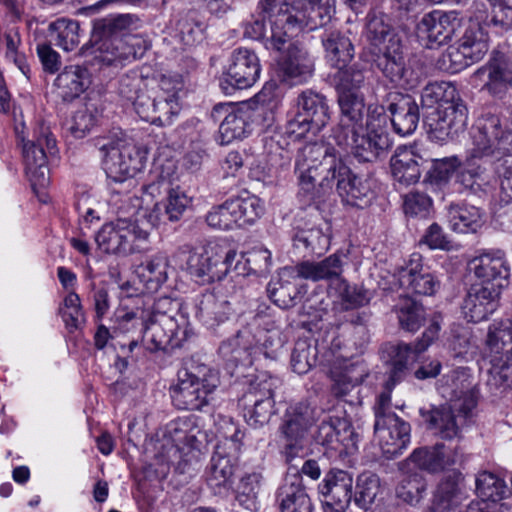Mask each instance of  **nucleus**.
Masks as SVG:
<instances>
[{"label": "nucleus", "mask_w": 512, "mask_h": 512, "mask_svg": "<svg viewBox=\"0 0 512 512\" xmlns=\"http://www.w3.org/2000/svg\"><path fill=\"white\" fill-rule=\"evenodd\" d=\"M295 174L301 190L306 193L315 190L319 179L323 193L331 191L336 182L337 193L347 205L363 208L373 198L371 179L353 173L330 143L314 142L300 148L295 159Z\"/></svg>", "instance_id": "nucleus-1"}, {"label": "nucleus", "mask_w": 512, "mask_h": 512, "mask_svg": "<svg viewBox=\"0 0 512 512\" xmlns=\"http://www.w3.org/2000/svg\"><path fill=\"white\" fill-rule=\"evenodd\" d=\"M338 103L341 118L332 139L340 149L352 153L359 161L372 162L391 147L388 116L383 107H368L364 127L365 104L359 93L338 95Z\"/></svg>", "instance_id": "nucleus-2"}, {"label": "nucleus", "mask_w": 512, "mask_h": 512, "mask_svg": "<svg viewBox=\"0 0 512 512\" xmlns=\"http://www.w3.org/2000/svg\"><path fill=\"white\" fill-rule=\"evenodd\" d=\"M310 8L306 0H260L256 15L244 24V36L264 40L267 49L281 52L307 22Z\"/></svg>", "instance_id": "nucleus-3"}, {"label": "nucleus", "mask_w": 512, "mask_h": 512, "mask_svg": "<svg viewBox=\"0 0 512 512\" xmlns=\"http://www.w3.org/2000/svg\"><path fill=\"white\" fill-rule=\"evenodd\" d=\"M469 136L466 148L469 166L490 157L508 156L510 152L512 133L498 115L487 113L478 117Z\"/></svg>", "instance_id": "nucleus-4"}, {"label": "nucleus", "mask_w": 512, "mask_h": 512, "mask_svg": "<svg viewBox=\"0 0 512 512\" xmlns=\"http://www.w3.org/2000/svg\"><path fill=\"white\" fill-rule=\"evenodd\" d=\"M219 383L218 372L207 365L181 369L177 383L171 387L172 401L178 409L199 410L209 402Z\"/></svg>", "instance_id": "nucleus-5"}, {"label": "nucleus", "mask_w": 512, "mask_h": 512, "mask_svg": "<svg viewBox=\"0 0 512 512\" xmlns=\"http://www.w3.org/2000/svg\"><path fill=\"white\" fill-rule=\"evenodd\" d=\"M187 319L178 312V303L170 298H160L154 313L145 325L142 342L146 349L158 351L167 345H179L186 336Z\"/></svg>", "instance_id": "nucleus-6"}, {"label": "nucleus", "mask_w": 512, "mask_h": 512, "mask_svg": "<svg viewBox=\"0 0 512 512\" xmlns=\"http://www.w3.org/2000/svg\"><path fill=\"white\" fill-rule=\"evenodd\" d=\"M102 155L106 175L115 182H124L143 168L144 154L126 134L114 133L96 144Z\"/></svg>", "instance_id": "nucleus-7"}, {"label": "nucleus", "mask_w": 512, "mask_h": 512, "mask_svg": "<svg viewBox=\"0 0 512 512\" xmlns=\"http://www.w3.org/2000/svg\"><path fill=\"white\" fill-rule=\"evenodd\" d=\"M143 20L136 14H118L104 18L99 26L101 42L99 58L106 64L136 59V51L124 42V38L143 27Z\"/></svg>", "instance_id": "nucleus-8"}, {"label": "nucleus", "mask_w": 512, "mask_h": 512, "mask_svg": "<svg viewBox=\"0 0 512 512\" xmlns=\"http://www.w3.org/2000/svg\"><path fill=\"white\" fill-rule=\"evenodd\" d=\"M95 241L106 254L129 256L149 249V229L141 221L115 220L101 227Z\"/></svg>", "instance_id": "nucleus-9"}, {"label": "nucleus", "mask_w": 512, "mask_h": 512, "mask_svg": "<svg viewBox=\"0 0 512 512\" xmlns=\"http://www.w3.org/2000/svg\"><path fill=\"white\" fill-rule=\"evenodd\" d=\"M264 204L251 194L239 195L214 206L206 215L207 224L220 230L244 228L254 224L264 214Z\"/></svg>", "instance_id": "nucleus-10"}, {"label": "nucleus", "mask_w": 512, "mask_h": 512, "mask_svg": "<svg viewBox=\"0 0 512 512\" xmlns=\"http://www.w3.org/2000/svg\"><path fill=\"white\" fill-rule=\"evenodd\" d=\"M234 250H224L209 244L190 253L187 260L189 274L202 284L222 280L232 269L236 260Z\"/></svg>", "instance_id": "nucleus-11"}, {"label": "nucleus", "mask_w": 512, "mask_h": 512, "mask_svg": "<svg viewBox=\"0 0 512 512\" xmlns=\"http://www.w3.org/2000/svg\"><path fill=\"white\" fill-rule=\"evenodd\" d=\"M56 147V141L48 126L41 125L33 140L23 144V158L25 170L31 186L43 188L49 183V170L47 167V155Z\"/></svg>", "instance_id": "nucleus-12"}, {"label": "nucleus", "mask_w": 512, "mask_h": 512, "mask_svg": "<svg viewBox=\"0 0 512 512\" xmlns=\"http://www.w3.org/2000/svg\"><path fill=\"white\" fill-rule=\"evenodd\" d=\"M282 345L283 339L278 329H261L257 331V334H253L249 329H244L224 343L221 350L227 353L231 348L230 352L235 359H241L242 354H247L248 357L264 354L266 357L273 358Z\"/></svg>", "instance_id": "nucleus-13"}, {"label": "nucleus", "mask_w": 512, "mask_h": 512, "mask_svg": "<svg viewBox=\"0 0 512 512\" xmlns=\"http://www.w3.org/2000/svg\"><path fill=\"white\" fill-rule=\"evenodd\" d=\"M468 109L463 101L436 108L425 118L429 138L437 143L453 140L466 128Z\"/></svg>", "instance_id": "nucleus-14"}, {"label": "nucleus", "mask_w": 512, "mask_h": 512, "mask_svg": "<svg viewBox=\"0 0 512 512\" xmlns=\"http://www.w3.org/2000/svg\"><path fill=\"white\" fill-rule=\"evenodd\" d=\"M314 421L315 411L305 402L297 403L287 409L282 432L286 439L288 457L304 454L307 445V431Z\"/></svg>", "instance_id": "nucleus-15"}, {"label": "nucleus", "mask_w": 512, "mask_h": 512, "mask_svg": "<svg viewBox=\"0 0 512 512\" xmlns=\"http://www.w3.org/2000/svg\"><path fill=\"white\" fill-rule=\"evenodd\" d=\"M481 90L496 98H503L512 88V61L502 53H494L489 61L472 75Z\"/></svg>", "instance_id": "nucleus-16"}, {"label": "nucleus", "mask_w": 512, "mask_h": 512, "mask_svg": "<svg viewBox=\"0 0 512 512\" xmlns=\"http://www.w3.org/2000/svg\"><path fill=\"white\" fill-rule=\"evenodd\" d=\"M374 430L383 454L388 458L401 454L410 442V425L395 413L377 412Z\"/></svg>", "instance_id": "nucleus-17"}, {"label": "nucleus", "mask_w": 512, "mask_h": 512, "mask_svg": "<svg viewBox=\"0 0 512 512\" xmlns=\"http://www.w3.org/2000/svg\"><path fill=\"white\" fill-rule=\"evenodd\" d=\"M467 498L464 476L459 471H451L437 484L432 505L426 512H463L461 506Z\"/></svg>", "instance_id": "nucleus-18"}, {"label": "nucleus", "mask_w": 512, "mask_h": 512, "mask_svg": "<svg viewBox=\"0 0 512 512\" xmlns=\"http://www.w3.org/2000/svg\"><path fill=\"white\" fill-rule=\"evenodd\" d=\"M353 478L343 470H331L319 486L325 512H345L352 499Z\"/></svg>", "instance_id": "nucleus-19"}, {"label": "nucleus", "mask_w": 512, "mask_h": 512, "mask_svg": "<svg viewBox=\"0 0 512 512\" xmlns=\"http://www.w3.org/2000/svg\"><path fill=\"white\" fill-rule=\"evenodd\" d=\"M440 390L454 408L468 415L476 406L471 377L465 368H458L443 376Z\"/></svg>", "instance_id": "nucleus-20"}, {"label": "nucleus", "mask_w": 512, "mask_h": 512, "mask_svg": "<svg viewBox=\"0 0 512 512\" xmlns=\"http://www.w3.org/2000/svg\"><path fill=\"white\" fill-rule=\"evenodd\" d=\"M486 357L495 369L512 366V318L492 323L486 336Z\"/></svg>", "instance_id": "nucleus-21"}, {"label": "nucleus", "mask_w": 512, "mask_h": 512, "mask_svg": "<svg viewBox=\"0 0 512 512\" xmlns=\"http://www.w3.org/2000/svg\"><path fill=\"white\" fill-rule=\"evenodd\" d=\"M498 283L496 286H472L468 291L462 305L464 318L469 322L478 323L486 320L498 307L500 295Z\"/></svg>", "instance_id": "nucleus-22"}, {"label": "nucleus", "mask_w": 512, "mask_h": 512, "mask_svg": "<svg viewBox=\"0 0 512 512\" xmlns=\"http://www.w3.org/2000/svg\"><path fill=\"white\" fill-rule=\"evenodd\" d=\"M459 27L460 18L455 11L435 10L423 16L417 25V34L430 44L441 45L450 40Z\"/></svg>", "instance_id": "nucleus-23"}, {"label": "nucleus", "mask_w": 512, "mask_h": 512, "mask_svg": "<svg viewBox=\"0 0 512 512\" xmlns=\"http://www.w3.org/2000/svg\"><path fill=\"white\" fill-rule=\"evenodd\" d=\"M377 67L389 81L399 87H412V81L407 77L402 45L399 37H392L387 46L375 52Z\"/></svg>", "instance_id": "nucleus-24"}, {"label": "nucleus", "mask_w": 512, "mask_h": 512, "mask_svg": "<svg viewBox=\"0 0 512 512\" xmlns=\"http://www.w3.org/2000/svg\"><path fill=\"white\" fill-rule=\"evenodd\" d=\"M286 54L278 62V73L284 81L292 84L307 81L313 73V61L308 52L298 43H286Z\"/></svg>", "instance_id": "nucleus-25"}, {"label": "nucleus", "mask_w": 512, "mask_h": 512, "mask_svg": "<svg viewBox=\"0 0 512 512\" xmlns=\"http://www.w3.org/2000/svg\"><path fill=\"white\" fill-rule=\"evenodd\" d=\"M260 70L256 54L246 48H239L232 54L231 64L226 72V81L237 89H247L257 82Z\"/></svg>", "instance_id": "nucleus-26"}, {"label": "nucleus", "mask_w": 512, "mask_h": 512, "mask_svg": "<svg viewBox=\"0 0 512 512\" xmlns=\"http://www.w3.org/2000/svg\"><path fill=\"white\" fill-rule=\"evenodd\" d=\"M401 288L411 290L419 295H433L439 288V281L429 272H423L422 256L413 253L405 266L397 273Z\"/></svg>", "instance_id": "nucleus-27"}, {"label": "nucleus", "mask_w": 512, "mask_h": 512, "mask_svg": "<svg viewBox=\"0 0 512 512\" xmlns=\"http://www.w3.org/2000/svg\"><path fill=\"white\" fill-rule=\"evenodd\" d=\"M426 160L417 151L416 146L398 147L391 157V173L396 182L409 186L418 182L422 166Z\"/></svg>", "instance_id": "nucleus-28"}, {"label": "nucleus", "mask_w": 512, "mask_h": 512, "mask_svg": "<svg viewBox=\"0 0 512 512\" xmlns=\"http://www.w3.org/2000/svg\"><path fill=\"white\" fill-rule=\"evenodd\" d=\"M145 86L142 78L133 73L121 81V93L128 99L133 100V105L139 117L152 124H156V91L145 92L142 89Z\"/></svg>", "instance_id": "nucleus-29"}, {"label": "nucleus", "mask_w": 512, "mask_h": 512, "mask_svg": "<svg viewBox=\"0 0 512 512\" xmlns=\"http://www.w3.org/2000/svg\"><path fill=\"white\" fill-rule=\"evenodd\" d=\"M183 82L179 77L163 76L156 91V125H169L180 111L179 92Z\"/></svg>", "instance_id": "nucleus-30"}, {"label": "nucleus", "mask_w": 512, "mask_h": 512, "mask_svg": "<svg viewBox=\"0 0 512 512\" xmlns=\"http://www.w3.org/2000/svg\"><path fill=\"white\" fill-rule=\"evenodd\" d=\"M469 269L483 282L505 281L510 275V265L502 250L482 252L469 262Z\"/></svg>", "instance_id": "nucleus-31"}, {"label": "nucleus", "mask_w": 512, "mask_h": 512, "mask_svg": "<svg viewBox=\"0 0 512 512\" xmlns=\"http://www.w3.org/2000/svg\"><path fill=\"white\" fill-rule=\"evenodd\" d=\"M276 387V380L269 378L253 384L255 396H259L254 401V405L247 409L245 418L247 423L253 427L267 424L273 414V391Z\"/></svg>", "instance_id": "nucleus-32"}, {"label": "nucleus", "mask_w": 512, "mask_h": 512, "mask_svg": "<svg viewBox=\"0 0 512 512\" xmlns=\"http://www.w3.org/2000/svg\"><path fill=\"white\" fill-rule=\"evenodd\" d=\"M89 85V71L80 65L66 66L54 80L56 93L64 101L78 98Z\"/></svg>", "instance_id": "nucleus-33"}, {"label": "nucleus", "mask_w": 512, "mask_h": 512, "mask_svg": "<svg viewBox=\"0 0 512 512\" xmlns=\"http://www.w3.org/2000/svg\"><path fill=\"white\" fill-rule=\"evenodd\" d=\"M279 512H312L313 505L301 479L294 476L286 479L276 495Z\"/></svg>", "instance_id": "nucleus-34"}, {"label": "nucleus", "mask_w": 512, "mask_h": 512, "mask_svg": "<svg viewBox=\"0 0 512 512\" xmlns=\"http://www.w3.org/2000/svg\"><path fill=\"white\" fill-rule=\"evenodd\" d=\"M366 375L365 367L359 363L350 361L335 363L330 370L333 381L332 393L336 397L344 398L363 381Z\"/></svg>", "instance_id": "nucleus-35"}, {"label": "nucleus", "mask_w": 512, "mask_h": 512, "mask_svg": "<svg viewBox=\"0 0 512 512\" xmlns=\"http://www.w3.org/2000/svg\"><path fill=\"white\" fill-rule=\"evenodd\" d=\"M391 123L396 133L406 136L415 131L419 122V108L409 95H398L389 106Z\"/></svg>", "instance_id": "nucleus-36"}, {"label": "nucleus", "mask_w": 512, "mask_h": 512, "mask_svg": "<svg viewBox=\"0 0 512 512\" xmlns=\"http://www.w3.org/2000/svg\"><path fill=\"white\" fill-rule=\"evenodd\" d=\"M297 110L312 123L314 134L321 131L330 119L325 97L310 90L299 95Z\"/></svg>", "instance_id": "nucleus-37"}, {"label": "nucleus", "mask_w": 512, "mask_h": 512, "mask_svg": "<svg viewBox=\"0 0 512 512\" xmlns=\"http://www.w3.org/2000/svg\"><path fill=\"white\" fill-rule=\"evenodd\" d=\"M169 267V257L158 252L138 266L137 274L146 289L155 292L167 281Z\"/></svg>", "instance_id": "nucleus-38"}, {"label": "nucleus", "mask_w": 512, "mask_h": 512, "mask_svg": "<svg viewBox=\"0 0 512 512\" xmlns=\"http://www.w3.org/2000/svg\"><path fill=\"white\" fill-rule=\"evenodd\" d=\"M454 404L441 405L429 411H421L430 430L440 435L443 439H452L459 434V427L454 415Z\"/></svg>", "instance_id": "nucleus-39"}, {"label": "nucleus", "mask_w": 512, "mask_h": 512, "mask_svg": "<svg viewBox=\"0 0 512 512\" xmlns=\"http://www.w3.org/2000/svg\"><path fill=\"white\" fill-rule=\"evenodd\" d=\"M448 220L451 228L459 233H474L484 223V214L472 205H450Z\"/></svg>", "instance_id": "nucleus-40"}, {"label": "nucleus", "mask_w": 512, "mask_h": 512, "mask_svg": "<svg viewBox=\"0 0 512 512\" xmlns=\"http://www.w3.org/2000/svg\"><path fill=\"white\" fill-rule=\"evenodd\" d=\"M236 465L228 458L212 455L207 472V483L215 494H224L230 490Z\"/></svg>", "instance_id": "nucleus-41"}, {"label": "nucleus", "mask_w": 512, "mask_h": 512, "mask_svg": "<svg viewBox=\"0 0 512 512\" xmlns=\"http://www.w3.org/2000/svg\"><path fill=\"white\" fill-rule=\"evenodd\" d=\"M326 58L332 66L344 68L354 56V48L349 38L340 32H330L323 38Z\"/></svg>", "instance_id": "nucleus-42"}, {"label": "nucleus", "mask_w": 512, "mask_h": 512, "mask_svg": "<svg viewBox=\"0 0 512 512\" xmlns=\"http://www.w3.org/2000/svg\"><path fill=\"white\" fill-rule=\"evenodd\" d=\"M422 105L425 107L443 108L449 104L462 101L454 84L446 81H435L427 84L421 93Z\"/></svg>", "instance_id": "nucleus-43"}, {"label": "nucleus", "mask_w": 512, "mask_h": 512, "mask_svg": "<svg viewBox=\"0 0 512 512\" xmlns=\"http://www.w3.org/2000/svg\"><path fill=\"white\" fill-rule=\"evenodd\" d=\"M458 45L475 62L480 61L489 50V36L479 23H471L460 38Z\"/></svg>", "instance_id": "nucleus-44"}, {"label": "nucleus", "mask_w": 512, "mask_h": 512, "mask_svg": "<svg viewBox=\"0 0 512 512\" xmlns=\"http://www.w3.org/2000/svg\"><path fill=\"white\" fill-rule=\"evenodd\" d=\"M51 41L65 51L74 50L79 44V24L75 20L59 18L49 24Z\"/></svg>", "instance_id": "nucleus-45"}, {"label": "nucleus", "mask_w": 512, "mask_h": 512, "mask_svg": "<svg viewBox=\"0 0 512 512\" xmlns=\"http://www.w3.org/2000/svg\"><path fill=\"white\" fill-rule=\"evenodd\" d=\"M336 295V303L341 310H352L365 306L370 301L369 293L356 285H349L343 279H336L331 285Z\"/></svg>", "instance_id": "nucleus-46"}, {"label": "nucleus", "mask_w": 512, "mask_h": 512, "mask_svg": "<svg viewBox=\"0 0 512 512\" xmlns=\"http://www.w3.org/2000/svg\"><path fill=\"white\" fill-rule=\"evenodd\" d=\"M409 459L420 469L431 473L440 472L446 466L453 464V462L445 456L443 444L415 449Z\"/></svg>", "instance_id": "nucleus-47"}, {"label": "nucleus", "mask_w": 512, "mask_h": 512, "mask_svg": "<svg viewBox=\"0 0 512 512\" xmlns=\"http://www.w3.org/2000/svg\"><path fill=\"white\" fill-rule=\"evenodd\" d=\"M262 475L258 472L246 473L237 485L236 500L247 510L257 511L260 503L258 499Z\"/></svg>", "instance_id": "nucleus-48"}, {"label": "nucleus", "mask_w": 512, "mask_h": 512, "mask_svg": "<svg viewBox=\"0 0 512 512\" xmlns=\"http://www.w3.org/2000/svg\"><path fill=\"white\" fill-rule=\"evenodd\" d=\"M247 114L240 109L228 112L219 126V139L222 145L242 139L247 133Z\"/></svg>", "instance_id": "nucleus-49"}, {"label": "nucleus", "mask_w": 512, "mask_h": 512, "mask_svg": "<svg viewBox=\"0 0 512 512\" xmlns=\"http://www.w3.org/2000/svg\"><path fill=\"white\" fill-rule=\"evenodd\" d=\"M230 313V303L225 299L217 298L214 294H206L200 301L199 315L208 326L223 323Z\"/></svg>", "instance_id": "nucleus-50"}, {"label": "nucleus", "mask_w": 512, "mask_h": 512, "mask_svg": "<svg viewBox=\"0 0 512 512\" xmlns=\"http://www.w3.org/2000/svg\"><path fill=\"white\" fill-rule=\"evenodd\" d=\"M476 492L479 498L488 500L493 504L504 499L509 494V488L505 482L495 474L484 471L476 478Z\"/></svg>", "instance_id": "nucleus-51"}, {"label": "nucleus", "mask_w": 512, "mask_h": 512, "mask_svg": "<svg viewBox=\"0 0 512 512\" xmlns=\"http://www.w3.org/2000/svg\"><path fill=\"white\" fill-rule=\"evenodd\" d=\"M177 185V176L175 173V165L167 162L159 165L152 171L151 181L145 185L144 191L151 197H158L163 193H168Z\"/></svg>", "instance_id": "nucleus-52"}, {"label": "nucleus", "mask_w": 512, "mask_h": 512, "mask_svg": "<svg viewBox=\"0 0 512 512\" xmlns=\"http://www.w3.org/2000/svg\"><path fill=\"white\" fill-rule=\"evenodd\" d=\"M400 326L410 332L419 329L424 319V309L410 297H402L396 307Z\"/></svg>", "instance_id": "nucleus-53"}, {"label": "nucleus", "mask_w": 512, "mask_h": 512, "mask_svg": "<svg viewBox=\"0 0 512 512\" xmlns=\"http://www.w3.org/2000/svg\"><path fill=\"white\" fill-rule=\"evenodd\" d=\"M355 489V503L363 509H368L380 492V480L377 475L364 472L358 476Z\"/></svg>", "instance_id": "nucleus-54"}, {"label": "nucleus", "mask_w": 512, "mask_h": 512, "mask_svg": "<svg viewBox=\"0 0 512 512\" xmlns=\"http://www.w3.org/2000/svg\"><path fill=\"white\" fill-rule=\"evenodd\" d=\"M294 245L312 254L321 255L328 250L330 238L320 228L303 229L296 233Z\"/></svg>", "instance_id": "nucleus-55"}, {"label": "nucleus", "mask_w": 512, "mask_h": 512, "mask_svg": "<svg viewBox=\"0 0 512 512\" xmlns=\"http://www.w3.org/2000/svg\"><path fill=\"white\" fill-rule=\"evenodd\" d=\"M227 433L223 440L219 441L214 454L220 457L228 458L237 464L239 456L242 452L244 432L241 431L234 423H230L227 427Z\"/></svg>", "instance_id": "nucleus-56"}, {"label": "nucleus", "mask_w": 512, "mask_h": 512, "mask_svg": "<svg viewBox=\"0 0 512 512\" xmlns=\"http://www.w3.org/2000/svg\"><path fill=\"white\" fill-rule=\"evenodd\" d=\"M334 74V82L338 95L358 93V89L364 82V75L356 65L350 67H338Z\"/></svg>", "instance_id": "nucleus-57"}, {"label": "nucleus", "mask_w": 512, "mask_h": 512, "mask_svg": "<svg viewBox=\"0 0 512 512\" xmlns=\"http://www.w3.org/2000/svg\"><path fill=\"white\" fill-rule=\"evenodd\" d=\"M367 34L375 52L381 50L383 46H387L392 37H398L393 33L390 25L385 22V19L382 16L369 15L367 22Z\"/></svg>", "instance_id": "nucleus-58"}, {"label": "nucleus", "mask_w": 512, "mask_h": 512, "mask_svg": "<svg viewBox=\"0 0 512 512\" xmlns=\"http://www.w3.org/2000/svg\"><path fill=\"white\" fill-rule=\"evenodd\" d=\"M427 484L419 474L405 477L396 489L397 496L409 504L418 503L425 493Z\"/></svg>", "instance_id": "nucleus-59"}, {"label": "nucleus", "mask_w": 512, "mask_h": 512, "mask_svg": "<svg viewBox=\"0 0 512 512\" xmlns=\"http://www.w3.org/2000/svg\"><path fill=\"white\" fill-rule=\"evenodd\" d=\"M473 63L475 61L471 60L459 45L450 46L438 60L440 69L452 74L462 71Z\"/></svg>", "instance_id": "nucleus-60"}, {"label": "nucleus", "mask_w": 512, "mask_h": 512, "mask_svg": "<svg viewBox=\"0 0 512 512\" xmlns=\"http://www.w3.org/2000/svg\"><path fill=\"white\" fill-rule=\"evenodd\" d=\"M60 313L66 327L69 329H78L85 322L80 297L75 292H69L64 298Z\"/></svg>", "instance_id": "nucleus-61"}, {"label": "nucleus", "mask_w": 512, "mask_h": 512, "mask_svg": "<svg viewBox=\"0 0 512 512\" xmlns=\"http://www.w3.org/2000/svg\"><path fill=\"white\" fill-rule=\"evenodd\" d=\"M412 353L415 354L414 347L412 348L408 344L400 343V344L391 346V349H390V356H391L390 378H391V381H393V384H396L397 382H399L402 379V377L404 376Z\"/></svg>", "instance_id": "nucleus-62"}, {"label": "nucleus", "mask_w": 512, "mask_h": 512, "mask_svg": "<svg viewBox=\"0 0 512 512\" xmlns=\"http://www.w3.org/2000/svg\"><path fill=\"white\" fill-rule=\"evenodd\" d=\"M491 15L488 20L497 32L503 33L512 28V4L510 0L489 1Z\"/></svg>", "instance_id": "nucleus-63"}, {"label": "nucleus", "mask_w": 512, "mask_h": 512, "mask_svg": "<svg viewBox=\"0 0 512 512\" xmlns=\"http://www.w3.org/2000/svg\"><path fill=\"white\" fill-rule=\"evenodd\" d=\"M167 435L178 448L191 446L196 440V435L192 429V421L188 418H179L171 422L167 428Z\"/></svg>", "instance_id": "nucleus-64"}]
</instances>
